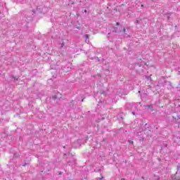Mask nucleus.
I'll use <instances>...</instances> for the list:
<instances>
[{
    "label": "nucleus",
    "mask_w": 180,
    "mask_h": 180,
    "mask_svg": "<svg viewBox=\"0 0 180 180\" xmlns=\"http://www.w3.org/2000/svg\"><path fill=\"white\" fill-rule=\"evenodd\" d=\"M85 37H86V39H89V34H86Z\"/></svg>",
    "instance_id": "nucleus-1"
},
{
    "label": "nucleus",
    "mask_w": 180,
    "mask_h": 180,
    "mask_svg": "<svg viewBox=\"0 0 180 180\" xmlns=\"http://www.w3.org/2000/svg\"><path fill=\"white\" fill-rule=\"evenodd\" d=\"M116 25H117V26H120V22H117Z\"/></svg>",
    "instance_id": "nucleus-2"
},
{
    "label": "nucleus",
    "mask_w": 180,
    "mask_h": 180,
    "mask_svg": "<svg viewBox=\"0 0 180 180\" xmlns=\"http://www.w3.org/2000/svg\"><path fill=\"white\" fill-rule=\"evenodd\" d=\"M13 78H14V79H15L16 81H18V78H16L15 77L13 76Z\"/></svg>",
    "instance_id": "nucleus-3"
},
{
    "label": "nucleus",
    "mask_w": 180,
    "mask_h": 180,
    "mask_svg": "<svg viewBox=\"0 0 180 180\" xmlns=\"http://www.w3.org/2000/svg\"><path fill=\"white\" fill-rule=\"evenodd\" d=\"M123 31H124V32H126V28L124 27Z\"/></svg>",
    "instance_id": "nucleus-4"
},
{
    "label": "nucleus",
    "mask_w": 180,
    "mask_h": 180,
    "mask_svg": "<svg viewBox=\"0 0 180 180\" xmlns=\"http://www.w3.org/2000/svg\"><path fill=\"white\" fill-rule=\"evenodd\" d=\"M141 8H143L144 6V5L141 4Z\"/></svg>",
    "instance_id": "nucleus-5"
},
{
    "label": "nucleus",
    "mask_w": 180,
    "mask_h": 180,
    "mask_svg": "<svg viewBox=\"0 0 180 180\" xmlns=\"http://www.w3.org/2000/svg\"><path fill=\"white\" fill-rule=\"evenodd\" d=\"M86 12H87L86 10H84V13H86Z\"/></svg>",
    "instance_id": "nucleus-6"
},
{
    "label": "nucleus",
    "mask_w": 180,
    "mask_h": 180,
    "mask_svg": "<svg viewBox=\"0 0 180 180\" xmlns=\"http://www.w3.org/2000/svg\"><path fill=\"white\" fill-rule=\"evenodd\" d=\"M63 46H64V44H62V47H63Z\"/></svg>",
    "instance_id": "nucleus-7"
}]
</instances>
